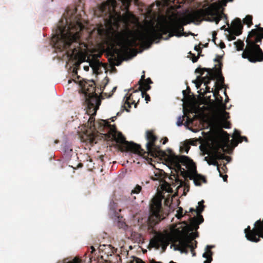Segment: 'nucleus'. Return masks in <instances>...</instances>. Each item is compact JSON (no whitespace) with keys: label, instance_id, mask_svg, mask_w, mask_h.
<instances>
[{"label":"nucleus","instance_id":"obj_1","mask_svg":"<svg viewBox=\"0 0 263 263\" xmlns=\"http://www.w3.org/2000/svg\"><path fill=\"white\" fill-rule=\"evenodd\" d=\"M68 15V12L66 15L64 14V18L59 22L51 42L54 47L59 51L69 49L74 54L81 49L80 39L84 26L81 16L72 14L67 18Z\"/></svg>","mask_w":263,"mask_h":263},{"label":"nucleus","instance_id":"obj_2","mask_svg":"<svg viewBox=\"0 0 263 263\" xmlns=\"http://www.w3.org/2000/svg\"><path fill=\"white\" fill-rule=\"evenodd\" d=\"M146 139L147 142L146 144V150H144V153H136L140 156H142L144 158L147 159L148 156L153 157H157L160 156H166L167 161L171 165L176 167L178 171H180L185 180L180 179L177 174H174L171 175L170 179H174L175 183H173L172 185L175 187L177 184H179L177 189L181 186H185L189 189V181L186 178V173L183 168H182L181 164L185 166L186 167L191 169H196L195 163L193 160L185 156H177L171 150L168 151V155H166L165 153L161 150L160 147L156 144L157 141V137L154 134L152 130H147L146 132ZM189 191V189H187Z\"/></svg>","mask_w":263,"mask_h":263},{"label":"nucleus","instance_id":"obj_3","mask_svg":"<svg viewBox=\"0 0 263 263\" xmlns=\"http://www.w3.org/2000/svg\"><path fill=\"white\" fill-rule=\"evenodd\" d=\"M263 27L252 29L246 40L247 45L241 54L242 58L247 59L251 63L263 61V51L257 44L262 42Z\"/></svg>","mask_w":263,"mask_h":263},{"label":"nucleus","instance_id":"obj_4","mask_svg":"<svg viewBox=\"0 0 263 263\" xmlns=\"http://www.w3.org/2000/svg\"><path fill=\"white\" fill-rule=\"evenodd\" d=\"M99 130L102 131L104 128H106L108 132L104 134L105 138L108 140L116 141L118 143L124 145L125 151L131 152L134 154L136 153H143L144 149L139 144L133 142H128L125 140V138L121 132L117 130L115 125H111L109 122L106 120H102L99 123Z\"/></svg>","mask_w":263,"mask_h":263},{"label":"nucleus","instance_id":"obj_5","mask_svg":"<svg viewBox=\"0 0 263 263\" xmlns=\"http://www.w3.org/2000/svg\"><path fill=\"white\" fill-rule=\"evenodd\" d=\"M189 17L193 21L200 22L202 18L206 21L214 22L218 24L222 17L227 18V15L223 12L219 13L215 3L212 4L210 6L204 9H200L193 11L189 14Z\"/></svg>","mask_w":263,"mask_h":263},{"label":"nucleus","instance_id":"obj_6","mask_svg":"<svg viewBox=\"0 0 263 263\" xmlns=\"http://www.w3.org/2000/svg\"><path fill=\"white\" fill-rule=\"evenodd\" d=\"M150 215L147 219L148 230L150 232H154V227L167 215L163 211L162 206V199L154 198L150 205Z\"/></svg>","mask_w":263,"mask_h":263},{"label":"nucleus","instance_id":"obj_7","mask_svg":"<svg viewBox=\"0 0 263 263\" xmlns=\"http://www.w3.org/2000/svg\"><path fill=\"white\" fill-rule=\"evenodd\" d=\"M195 72L200 74V76H198L197 79L193 82L197 88H200L202 83L204 85L210 84L212 80L215 79L216 76L215 72L211 68L198 67L196 69Z\"/></svg>","mask_w":263,"mask_h":263},{"label":"nucleus","instance_id":"obj_8","mask_svg":"<svg viewBox=\"0 0 263 263\" xmlns=\"http://www.w3.org/2000/svg\"><path fill=\"white\" fill-rule=\"evenodd\" d=\"M245 233L247 240L254 242H259L260 238H263V219L262 220L260 219L257 220L252 229H251L249 226H248L245 229Z\"/></svg>","mask_w":263,"mask_h":263},{"label":"nucleus","instance_id":"obj_9","mask_svg":"<svg viewBox=\"0 0 263 263\" xmlns=\"http://www.w3.org/2000/svg\"><path fill=\"white\" fill-rule=\"evenodd\" d=\"M204 200H201L198 202L199 206L197 207L196 210L193 208H191L190 211L191 212H196L197 216L193 218H190V227L191 230L197 231L199 228V225L203 222L204 219L203 216L201 215V213L204 210V205H203Z\"/></svg>","mask_w":263,"mask_h":263},{"label":"nucleus","instance_id":"obj_10","mask_svg":"<svg viewBox=\"0 0 263 263\" xmlns=\"http://www.w3.org/2000/svg\"><path fill=\"white\" fill-rule=\"evenodd\" d=\"M195 245L190 244V241H179L178 244H174L175 250H178L182 253L187 254L188 249H190L193 256H196V252L194 249L197 248V241L194 240Z\"/></svg>","mask_w":263,"mask_h":263},{"label":"nucleus","instance_id":"obj_11","mask_svg":"<svg viewBox=\"0 0 263 263\" xmlns=\"http://www.w3.org/2000/svg\"><path fill=\"white\" fill-rule=\"evenodd\" d=\"M149 245L157 250L161 247L162 251L164 252L168 245V242L163 236H159L153 237L150 240Z\"/></svg>","mask_w":263,"mask_h":263},{"label":"nucleus","instance_id":"obj_12","mask_svg":"<svg viewBox=\"0 0 263 263\" xmlns=\"http://www.w3.org/2000/svg\"><path fill=\"white\" fill-rule=\"evenodd\" d=\"M86 101L87 106H90V109L92 108V110L95 111L99 109L101 103V101L97 93L86 97Z\"/></svg>","mask_w":263,"mask_h":263},{"label":"nucleus","instance_id":"obj_13","mask_svg":"<svg viewBox=\"0 0 263 263\" xmlns=\"http://www.w3.org/2000/svg\"><path fill=\"white\" fill-rule=\"evenodd\" d=\"M81 87L82 92L85 94V97L97 94L96 93L95 83L93 81H91L89 83L85 82L84 85H81Z\"/></svg>","mask_w":263,"mask_h":263},{"label":"nucleus","instance_id":"obj_14","mask_svg":"<svg viewBox=\"0 0 263 263\" xmlns=\"http://www.w3.org/2000/svg\"><path fill=\"white\" fill-rule=\"evenodd\" d=\"M233 33L236 35H240L242 32L243 25L239 18H236L232 22V26L230 28Z\"/></svg>","mask_w":263,"mask_h":263},{"label":"nucleus","instance_id":"obj_15","mask_svg":"<svg viewBox=\"0 0 263 263\" xmlns=\"http://www.w3.org/2000/svg\"><path fill=\"white\" fill-rule=\"evenodd\" d=\"M98 249L100 252H102L107 256H111L116 252V249L110 245H101L98 247Z\"/></svg>","mask_w":263,"mask_h":263},{"label":"nucleus","instance_id":"obj_16","mask_svg":"<svg viewBox=\"0 0 263 263\" xmlns=\"http://www.w3.org/2000/svg\"><path fill=\"white\" fill-rule=\"evenodd\" d=\"M189 178L190 179L193 180L194 183L196 186H200L201 185V182H206V179L205 177L197 174L196 172L194 176H190Z\"/></svg>","mask_w":263,"mask_h":263},{"label":"nucleus","instance_id":"obj_17","mask_svg":"<svg viewBox=\"0 0 263 263\" xmlns=\"http://www.w3.org/2000/svg\"><path fill=\"white\" fill-rule=\"evenodd\" d=\"M222 58V55H219L217 54L216 55V58L214 59V61L218 64L215 65V68H212L216 72V71H217L218 73H221V70L222 69V63L221 62V59Z\"/></svg>","mask_w":263,"mask_h":263},{"label":"nucleus","instance_id":"obj_18","mask_svg":"<svg viewBox=\"0 0 263 263\" xmlns=\"http://www.w3.org/2000/svg\"><path fill=\"white\" fill-rule=\"evenodd\" d=\"M199 234L198 232H192L190 233L188 236V237L185 238H181V239H178L177 241L179 242V241H190V244H193L195 243L194 241L193 242L194 239L198 237Z\"/></svg>","mask_w":263,"mask_h":263},{"label":"nucleus","instance_id":"obj_19","mask_svg":"<svg viewBox=\"0 0 263 263\" xmlns=\"http://www.w3.org/2000/svg\"><path fill=\"white\" fill-rule=\"evenodd\" d=\"M153 83L152 81L149 78H147L145 79L144 82L143 83V84H140V86H139L138 89H143L145 91H148L149 90L151 87L150 86V84Z\"/></svg>","mask_w":263,"mask_h":263},{"label":"nucleus","instance_id":"obj_20","mask_svg":"<svg viewBox=\"0 0 263 263\" xmlns=\"http://www.w3.org/2000/svg\"><path fill=\"white\" fill-rule=\"evenodd\" d=\"M213 247V246H212L208 245L206 246V251L203 254V257L206 258V259H212L213 252L212 251L210 250V249H212Z\"/></svg>","mask_w":263,"mask_h":263},{"label":"nucleus","instance_id":"obj_21","mask_svg":"<svg viewBox=\"0 0 263 263\" xmlns=\"http://www.w3.org/2000/svg\"><path fill=\"white\" fill-rule=\"evenodd\" d=\"M224 133L226 134L227 136L224 138L223 140H222L220 144V147H221L223 151L225 147H228L229 143V135L226 132H224Z\"/></svg>","mask_w":263,"mask_h":263},{"label":"nucleus","instance_id":"obj_22","mask_svg":"<svg viewBox=\"0 0 263 263\" xmlns=\"http://www.w3.org/2000/svg\"><path fill=\"white\" fill-rule=\"evenodd\" d=\"M95 118L91 116L87 123V127L89 128L91 130L96 129L95 124Z\"/></svg>","mask_w":263,"mask_h":263},{"label":"nucleus","instance_id":"obj_23","mask_svg":"<svg viewBox=\"0 0 263 263\" xmlns=\"http://www.w3.org/2000/svg\"><path fill=\"white\" fill-rule=\"evenodd\" d=\"M131 96L132 95H130L129 97L126 98L123 106L124 109L127 112H129V108L131 107V103L130 102V101H132Z\"/></svg>","mask_w":263,"mask_h":263},{"label":"nucleus","instance_id":"obj_24","mask_svg":"<svg viewBox=\"0 0 263 263\" xmlns=\"http://www.w3.org/2000/svg\"><path fill=\"white\" fill-rule=\"evenodd\" d=\"M253 17L251 15H247L246 17L243 20L244 24L247 25L248 27H250L252 24Z\"/></svg>","mask_w":263,"mask_h":263},{"label":"nucleus","instance_id":"obj_25","mask_svg":"<svg viewBox=\"0 0 263 263\" xmlns=\"http://www.w3.org/2000/svg\"><path fill=\"white\" fill-rule=\"evenodd\" d=\"M234 44L235 45L237 51L243 50L244 43L241 40H237L236 42L234 43Z\"/></svg>","mask_w":263,"mask_h":263},{"label":"nucleus","instance_id":"obj_26","mask_svg":"<svg viewBox=\"0 0 263 263\" xmlns=\"http://www.w3.org/2000/svg\"><path fill=\"white\" fill-rule=\"evenodd\" d=\"M225 31H228L230 33L229 34V35L227 36L228 40L229 41H233L236 39L235 36H236V35L234 34V33H233V31H232L231 30V29L230 28V27H229L228 28H227V29H226Z\"/></svg>","mask_w":263,"mask_h":263},{"label":"nucleus","instance_id":"obj_27","mask_svg":"<svg viewBox=\"0 0 263 263\" xmlns=\"http://www.w3.org/2000/svg\"><path fill=\"white\" fill-rule=\"evenodd\" d=\"M139 90L141 91L142 97L143 98L145 97V100L146 101V102L147 103L149 101H150L151 97L149 95L146 93L147 91H145L144 90L141 89Z\"/></svg>","mask_w":263,"mask_h":263},{"label":"nucleus","instance_id":"obj_28","mask_svg":"<svg viewBox=\"0 0 263 263\" xmlns=\"http://www.w3.org/2000/svg\"><path fill=\"white\" fill-rule=\"evenodd\" d=\"M216 76L215 79H216L217 78H218V81H219V82L221 84H223L224 83V77L222 75V72H221V73H218L217 72V71H216Z\"/></svg>","mask_w":263,"mask_h":263},{"label":"nucleus","instance_id":"obj_29","mask_svg":"<svg viewBox=\"0 0 263 263\" xmlns=\"http://www.w3.org/2000/svg\"><path fill=\"white\" fill-rule=\"evenodd\" d=\"M229 113L223 111L220 114L221 121H227L226 120L229 118Z\"/></svg>","mask_w":263,"mask_h":263},{"label":"nucleus","instance_id":"obj_30","mask_svg":"<svg viewBox=\"0 0 263 263\" xmlns=\"http://www.w3.org/2000/svg\"><path fill=\"white\" fill-rule=\"evenodd\" d=\"M142 190V187L139 185H137L135 187L132 191L131 195L134 194H139Z\"/></svg>","mask_w":263,"mask_h":263},{"label":"nucleus","instance_id":"obj_31","mask_svg":"<svg viewBox=\"0 0 263 263\" xmlns=\"http://www.w3.org/2000/svg\"><path fill=\"white\" fill-rule=\"evenodd\" d=\"M221 126L222 127L225 128H230L231 127V123L230 122L227 121H221Z\"/></svg>","mask_w":263,"mask_h":263},{"label":"nucleus","instance_id":"obj_32","mask_svg":"<svg viewBox=\"0 0 263 263\" xmlns=\"http://www.w3.org/2000/svg\"><path fill=\"white\" fill-rule=\"evenodd\" d=\"M183 210L181 207H179L177 211L176 217L178 219H180L183 217Z\"/></svg>","mask_w":263,"mask_h":263},{"label":"nucleus","instance_id":"obj_33","mask_svg":"<svg viewBox=\"0 0 263 263\" xmlns=\"http://www.w3.org/2000/svg\"><path fill=\"white\" fill-rule=\"evenodd\" d=\"M210 157L213 160H218L217 149H215L210 154Z\"/></svg>","mask_w":263,"mask_h":263},{"label":"nucleus","instance_id":"obj_34","mask_svg":"<svg viewBox=\"0 0 263 263\" xmlns=\"http://www.w3.org/2000/svg\"><path fill=\"white\" fill-rule=\"evenodd\" d=\"M97 110H92V108L90 109V106H87V112L88 115H91V116H95L96 114Z\"/></svg>","mask_w":263,"mask_h":263},{"label":"nucleus","instance_id":"obj_35","mask_svg":"<svg viewBox=\"0 0 263 263\" xmlns=\"http://www.w3.org/2000/svg\"><path fill=\"white\" fill-rule=\"evenodd\" d=\"M217 160H213V162H209V164L216 166L218 171H220V169Z\"/></svg>","mask_w":263,"mask_h":263},{"label":"nucleus","instance_id":"obj_36","mask_svg":"<svg viewBox=\"0 0 263 263\" xmlns=\"http://www.w3.org/2000/svg\"><path fill=\"white\" fill-rule=\"evenodd\" d=\"M238 136L239 137V143H241L243 141L248 142V138L245 136H241L240 133H238Z\"/></svg>","mask_w":263,"mask_h":263},{"label":"nucleus","instance_id":"obj_37","mask_svg":"<svg viewBox=\"0 0 263 263\" xmlns=\"http://www.w3.org/2000/svg\"><path fill=\"white\" fill-rule=\"evenodd\" d=\"M190 54L191 55V60L193 63H195L197 62L199 59V55L196 56L195 54L192 53L191 52H190Z\"/></svg>","mask_w":263,"mask_h":263},{"label":"nucleus","instance_id":"obj_38","mask_svg":"<svg viewBox=\"0 0 263 263\" xmlns=\"http://www.w3.org/2000/svg\"><path fill=\"white\" fill-rule=\"evenodd\" d=\"M217 156H218L217 157L218 160H224L226 159V156H224V155L223 154H222V153L218 152V150H217Z\"/></svg>","mask_w":263,"mask_h":263},{"label":"nucleus","instance_id":"obj_39","mask_svg":"<svg viewBox=\"0 0 263 263\" xmlns=\"http://www.w3.org/2000/svg\"><path fill=\"white\" fill-rule=\"evenodd\" d=\"M143 74L142 75L141 79L138 82V85L139 86H140V84L142 85V84H143V83L145 80V72H144V71H143Z\"/></svg>","mask_w":263,"mask_h":263},{"label":"nucleus","instance_id":"obj_40","mask_svg":"<svg viewBox=\"0 0 263 263\" xmlns=\"http://www.w3.org/2000/svg\"><path fill=\"white\" fill-rule=\"evenodd\" d=\"M130 263H145L141 259L138 258H135L132 261H130Z\"/></svg>","mask_w":263,"mask_h":263},{"label":"nucleus","instance_id":"obj_41","mask_svg":"<svg viewBox=\"0 0 263 263\" xmlns=\"http://www.w3.org/2000/svg\"><path fill=\"white\" fill-rule=\"evenodd\" d=\"M190 147H191L189 144H184L183 148L181 149V151L184 150L186 153H188V152L189 151Z\"/></svg>","mask_w":263,"mask_h":263},{"label":"nucleus","instance_id":"obj_42","mask_svg":"<svg viewBox=\"0 0 263 263\" xmlns=\"http://www.w3.org/2000/svg\"><path fill=\"white\" fill-rule=\"evenodd\" d=\"M90 141L91 143H97V141H96V137L95 136V134L92 133L91 135H90Z\"/></svg>","mask_w":263,"mask_h":263},{"label":"nucleus","instance_id":"obj_43","mask_svg":"<svg viewBox=\"0 0 263 263\" xmlns=\"http://www.w3.org/2000/svg\"><path fill=\"white\" fill-rule=\"evenodd\" d=\"M187 92L188 93H190L191 92V89L189 86L187 87L186 90H183L182 91V93L184 97H186L187 96Z\"/></svg>","mask_w":263,"mask_h":263},{"label":"nucleus","instance_id":"obj_44","mask_svg":"<svg viewBox=\"0 0 263 263\" xmlns=\"http://www.w3.org/2000/svg\"><path fill=\"white\" fill-rule=\"evenodd\" d=\"M218 172L219 173V176L223 178V181L224 182L227 181L228 175H223L220 170V171H218Z\"/></svg>","mask_w":263,"mask_h":263},{"label":"nucleus","instance_id":"obj_45","mask_svg":"<svg viewBox=\"0 0 263 263\" xmlns=\"http://www.w3.org/2000/svg\"><path fill=\"white\" fill-rule=\"evenodd\" d=\"M220 171L221 172L223 173H226V171L227 170V167L226 166V164H223L222 165V166L220 167Z\"/></svg>","mask_w":263,"mask_h":263},{"label":"nucleus","instance_id":"obj_46","mask_svg":"<svg viewBox=\"0 0 263 263\" xmlns=\"http://www.w3.org/2000/svg\"><path fill=\"white\" fill-rule=\"evenodd\" d=\"M216 35H217V33L215 31H213V33H212V35H213L212 41L214 42L215 44H216V43L215 40L216 39Z\"/></svg>","mask_w":263,"mask_h":263},{"label":"nucleus","instance_id":"obj_47","mask_svg":"<svg viewBox=\"0 0 263 263\" xmlns=\"http://www.w3.org/2000/svg\"><path fill=\"white\" fill-rule=\"evenodd\" d=\"M194 49L195 50H196L197 51H198L199 52V53H201V51H202V49H201V47H200L199 46H198L197 45H196L195 46Z\"/></svg>","mask_w":263,"mask_h":263},{"label":"nucleus","instance_id":"obj_48","mask_svg":"<svg viewBox=\"0 0 263 263\" xmlns=\"http://www.w3.org/2000/svg\"><path fill=\"white\" fill-rule=\"evenodd\" d=\"M205 86V91L204 92V93H206L208 92H210L211 91H210V87L209 86H208V84L207 85H204Z\"/></svg>","mask_w":263,"mask_h":263},{"label":"nucleus","instance_id":"obj_49","mask_svg":"<svg viewBox=\"0 0 263 263\" xmlns=\"http://www.w3.org/2000/svg\"><path fill=\"white\" fill-rule=\"evenodd\" d=\"M219 46L221 49H223L226 47L225 44L222 41H220Z\"/></svg>","mask_w":263,"mask_h":263},{"label":"nucleus","instance_id":"obj_50","mask_svg":"<svg viewBox=\"0 0 263 263\" xmlns=\"http://www.w3.org/2000/svg\"><path fill=\"white\" fill-rule=\"evenodd\" d=\"M158 171L159 172V175L158 176V177L157 178V179H159V177H161V176H162L163 173H164V172H162V171H161L160 170H158Z\"/></svg>","mask_w":263,"mask_h":263},{"label":"nucleus","instance_id":"obj_51","mask_svg":"<svg viewBox=\"0 0 263 263\" xmlns=\"http://www.w3.org/2000/svg\"><path fill=\"white\" fill-rule=\"evenodd\" d=\"M158 171L159 172V175L158 176V177L157 178V179H159V177H161V176H162L163 173H164V172H162V171H161L160 170H158Z\"/></svg>","mask_w":263,"mask_h":263},{"label":"nucleus","instance_id":"obj_52","mask_svg":"<svg viewBox=\"0 0 263 263\" xmlns=\"http://www.w3.org/2000/svg\"><path fill=\"white\" fill-rule=\"evenodd\" d=\"M163 140V141L162 142L163 144H165L166 142H168V140L167 138H166V137H165Z\"/></svg>","mask_w":263,"mask_h":263},{"label":"nucleus","instance_id":"obj_53","mask_svg":"<svg viewBox=\"0 0 263 263\" xmlns=\"http://www.w3.org/2000/svg\"><path fill=\"white\" fill-rule=\"evenodd\" d=\"M238 133H240V132L237 131V130H235V132H234V135H235V137H237V138H238L239 139V137L238 136Z\"/></svg>","mask_w":263,"mask_h":263},{"label":"nucleus","instance_id":"obj_54","mask_svg":"<svg viewBox=\"0 0 263 263\" xmlns=\"http://www.w3.org/2000/svg\"><path fill=\"white\" fill-rule=\"evenodd\" d=\"M212 259H206L204 261V263H211V262L212 261Z\"/></svg>","mask_w":263,"mask_h":263},{"label":"nucleus","instance_id":"obj_55","mask_svg":"<svg viewBox=\"0 0 263 263\" xmlns=\"http://www.w3.org/2000/svg\"><path fill=\"white\" fill-rule=\"evenodd\" d=\"M90 249L91 250V252H90V254H92L96 251V250H95V248L93 246H91L90 247Z\"/></svg>","mask_w":263,"mask_h":263},{"label":"nucleus","instance_id":"obj_56","mask_svg":"<svg viewBox=\"0 0 263 263\" xmlns=\"http://www.w3.org/2000/svg\"><path fill=\"white\" fill-rule=\"evenodd\" d=\"M139 101H138L137 103H135V101H133L132 102V104H135V107L136 108L137 106V104L138 103H139Z\"/></svg>","mask_w":263,"mask_h":263},{"label":"nucleus","instance_id":"obj_57","mask_svg":"<svg viewBox=\"0 0 263 263\" xmlns=\"http://www.w3.org/2000/svg\"><path fill=\"white\" fill-rule=\"evenodd\" d=\"M154 4H152V5H151L150 8L148 9V11H149V12H151L152 9V8L154 7Z\"/></svg>","mask_w":263,"mask_h":263},{"label":"nucleus","instance_id":"obj_58","mask_svg":"<svg viewBox=\"0 0 263 263\" xmlns=\"http://www.w3.org/2000/svg\"><path fill=\"white\" fill-rule=\"evenodd\" d=\"M83 165L82 163H79L78 165V167L80 168V167H83Z\"/></svg>","mask_w":263,"mask_h":263},{"label":"nucleus","instance_id":"obj_59","mask_svg":"<svg viewBox=\"0 0 263 263\" xmlns=\"http://www.w3.org/2000/svg\"><path fill=\"white\" fill-rule=\"evenodd\" d=\"M84 69L86 71H88L89 70V67H88V66H84Z\"/></svg>","mask_w":263,"mask_h":263},{"label":"nucleus","instance_id":"obj_60","mask_svg":"<svg viewBox=\"0 0 263 263\" xmlns=\"http://www.w3.org/2000/svg\"><path fill=\"white\" fill-rule=\"evenodd\" d=\"M213 159H212L211 157H210L209 161H208V163L209 164V162H213Z\"/></svg>","mask_w":263,"mask_h":263},{"label":"nucleus","instance_id":"obj_61","mask_svg":"<svg viewBox=\"0 0 263 263\" xmlns=\"http://www.w3.org/2000/svg\"><path fill=\"white\" fill-rule=\"evenodd\" d=\"M210 157H204V160L208 162V161H209Z\"/></svg>","mask_w":263,"mask_h":263},{"label":"nucleus","instance_id":"obj_62","mask_svg":"<svg viewBox=\"0 0 263 263\" xmlns=\"http://www.w3.org/2000/svg\"><path fill=\"white\" fill-rule=\"evenodd\" d=\"M220 29H221V30H226V26L224 25V26H222V27H221V28H220Z\"/></svg>","mask_w":263,"mask_h":263},{"label":"nucleus","instance_id":"obj_63","mask_svg":"<svg viewBox=\"0 0 263 263\" xmlns=\"http://www.w3.org/2000/svg\"><path fill=\"white\" fill-rule=\"evenodd\" d=\"M230 159V157H228V156H226V159L227 161H229V159Z\"/></svg>","mask_w":263,"mask_h":263},{"label":"nucleus","instance_id":"obj_64","mask_svg":"<svg viewBox=\"0 0 263 263\" xmlns=\"http://www.w3.org/2000/svg\"><path fill=\"white\" fill-rule=\"evenodd\" d=\"M116 119V117H113L111 118V120L112 121H114Z\"/></svg>","mask_w":263,"mask_h":263}]
</instances>
